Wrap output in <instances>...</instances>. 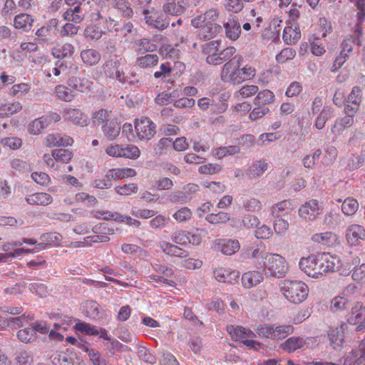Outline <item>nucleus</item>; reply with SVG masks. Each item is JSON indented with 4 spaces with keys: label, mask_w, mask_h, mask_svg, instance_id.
Segmentation results:
<instances>
[{
    "label": "nucleus",
    "mask_w": 365,
    "mask_h": 365,
    "mask_svg": "<svg viewBox=\"0 0 365 365\" xmlns=\"http://www.w3.org/2000/svg\"><path fill=\"white\" fill-rule=\"evenodd\" d=\"M263 266L267 274L277 278L283 277L287 270L284 259L277 254L263 255Z\"/></svg>",
    "instance_id": "obj_1"
},
{
    "label": "nucleus",
    "mask_w": 365,
    "mask_h": 365,
    "mask_svg": "<svg viewBox=\"0 0 365 365\" xmlns=\"http://www.w3.org/2000/svg\"><path fill=\"white\" fill-rule=\"evenodd\" d=\"M290 209L292 210V208H291V203L288 200L282 201L275 204L272 207V215L276 218L274 224V228L276 232L281 234L288 229V212H286L283 215H281L280 212Z\"/></svg>",
    "instance_id": "obj_2"
},
{
    "label": "nucleus",
    "mask_w": 365,
    "mask_h": 365,
    "mask_svg": "<svg viewBox=\"0 0 365 365\" xmlns=\"http://www.w3.org/2000/svg\"><path fill=\"white\" fill-rule=\"evenodd\" d=\"M135 174V170L132 168L111 169L106 173L103 178L94 180L93 185L98 189L108 188L112 185V180L133 177Z\"/></svg>",
    "instance_id": "obj_3"
},
{
    "label": "nucleus",
    "mask_w": 365,
    "mask_h": 365,
    "mask_svg": "<svg viewBox=\"0 0 365 365\" xmlns=\"http://www.w3.org/2000/svg\"><path fill=\"white\" fill-rule=\"evenodd\" d=\"M145 24L152 29L163 31L170 24V16L163 11L144 9L143 11Z\"/></svg>",
    "instance_id": "obj_4"
},
{
    "label": "nucleus",
    "mask_w": 365,
    "mask_h": 365,
    "mask_svg": "<svg viewBox=\"0 0 365 365\" xmlns=\"http://www.w3.org/2000/svg\"><path fill=\"white\" fill-rule=\"evenodd\" d=\"M318 263V266L320 267V276L327 272H337L342 267V262L339 257L325 252L319 254Z\"/></svg>",
    "instance_id": "obj_5"
},
{
    "label": "nucleus",
    "mask_w": 365,
    "mask_h": 365,
    "mask_svg": "<svg viewBox=\"0 0 365 365\" xmlns=\"http://www.w3.org/2000/svg\"><path fill=\"white\" fill-rule=\"evenodd\" d=\"M155 128V123L145 117L136 120L135 123V132L140 140H150L156 133Z\"/></svg>",
    "instance_id": "obj_6"
},
{
    "label": "nucleus",
    "mask_w": 365,
    "mask_h": 365,
    "mask_svg": "<svg viewBox=\"0 0 365 365\" xmlns=\"http://www.w3.org/2000/svg\"><path fill=\"white\" fill-rule=\"evenodd\" d=\"M61 116L56 112H50L48 114L42 115L35 119L29 127V131L34 135L41 133L43 130L52 123H56L61 120Z\"/></svg>",
    "instance_id": "obj_7"
},
{
    "label": "nucleus",
    "mask_w": 365,
    "mask_h": 365,
    "mask_svg": "<svg viewBox=\"0 0 365 365\" xmlns=\"http://www.w3.org/2000/svg\"><path fill=\"white\" fill-rule=\"evenodd\" d=\"M106 153L112 157L136 159L140 156V150L135 145H112L106 149Z\"/></svg>",
    "instance_id": "obj_8"
},
{
    "label": "nucleus",
    "mask_w": 365,
    "mask_h": 365,
    "mask_svg": "<svg viewBox=\"0 0 365 365\" xmlns=\"http://www.w3.org/2000/svg\"><path fill=\"white\" fill-rule=\"evenodd\" d=\"M323 209L322 203L313 199L303 204L298 209V213L304 220L313 221L322 212Z\"/></svg>",
    "instance_id": "obj_9"
},
{
    "label": "nucleus",
    "mask_w": 365,
    "mask_h": 365,
    "mask_svg": "<svg viewBox=\"0 0 365 365\" xmlns=\"http://www.w3.org/2000/svg\"><path fill=\"white\" fill-rule=\"evenodd\" d=\"M319 255L301 258L298 266L307 276L318 278L320 276V267L318 266Z\"/></svg>",
    "instance_id": "obj_10"
},
{
    "label": "nucleus",
    "mask_w": 365,
    "mask_h": 365,
    "mask_svg": "<svg viewBox=\"0 0 365 365\" xmlns=\"http://www.w3.org/2000/svg\"><path fill=\"white\" fill-rule=\"evenodd\" d=\"M346 239L350 245H358L361 241L365 240V228L356 224L349 225L346 231Z\"/></svg>",
    "instance_id": "obj_11"
},
{
    "label": "nucleus",
    "mask_w": 365,
    "mask_h": 365,
    "mask_svg": "<svg viewBox=\"0 0 365 365\" xmlns=\"http://www.w3.org/2000/svg\"><path fill=\"white\" fill-rule=\"evenodd\" d=\"M312 240L329 247H336L340 243L339 236L333 232L316 233L312 236Z\"/></svg>",
    "instance_id": "obj_12"
},
{
    "label": "nucleus",
    "mask_w": 365,
    "mask_h": 365,
    "mask_svg": "<svg viewBox=\"0 0 365 365\" xmlns=\"http://www.w3.org/2000/svg\"><path fill=\"white\" fill-rule=\"evenodd\" d=\"M344 324L337 327L335 329H330L328 332L327 337L329 344L334 349H340L343 347L344 343Z\"/></svg>",
    "instance_id": "obj_13"
},
{
    "label": "nucleus",
    "mask_w": 365,
    "mask_h": 365,
    "mask_svg": "<svg viewBox=\"0 0 365 365\" xmlns=\"http://www.w3.org/2000/svg\"><path fill=\"white\" fill-rule=\"evenodd\" d=\"M65 120H68L76 125L80 126H86L88 123V119L79 109L68 108L65 109L63 113Z\"/></svg>",
    "instance_id": "obj_14"
},
{
    "label": "nucleus",
    "mask_w": 365,
    "mask_h": 365,
    "mask_svg": "<svg viewBox=\"0 0 365 365\" xmlns=\"http://www.w3.org/2000/svg\"><path fill=\"white\" fill-rule=\"evenodd\" d=\"M186 9V4L182 0H168L163 6V12L168 16H180L185 12Z\"/></svg>",
    "instance_id": "obj_15"
},
{
    "label": "nucleus",
    "mask_w": 365,
    "mask_h": 365,
    "mask_svg": "<svg viewBox=\"0 0 365 365\" xmlns=\"http://www.w3.org/2000/svg\"><path fill=\"white\" fill-rule=\"evenodd\" d=\"M264 279L263 274L259 271H250L242 274L241 281L242 284L245 289H251Z\"/></svg>",
    "instance_id": "obj_16"
},
{
    "label": "nucleus",
    "mask_w": 365,
    "mask_h": 365,
    "mask_svg": "<svg viewBox=\"0 0 365 365\" xmlns=\"http://www.w3.org/2000/svg\"><path fill=\"white\" fill-rule=\"evenodd\" d=\"M332 31L331 23L324 17L319 18L317 22L314 25L313 36L314 39H319L320 37L325 38L327 34Z\"/></svg>",
    "instance_id": "obj_17"
},
{
    "label": "nucleus",
    "mask_w": 365,
    "mask_h": 365,
    "mask_svg": "<svg viewBox=\"0 0 365 365\" xmlns=\"http://www.w3.org/2000/svg\"><path fill=\"white\" fill-rule=\"evenodd\" d=\"M226 330L230 334L232 339L235 341H242L245 338H252L256 336V334L252 331L246 329L242 327L227 325Z\"/></svg>",
    "instance_id": "obj_18"
},
{
    "label": "nucleus",
    "mask_w": 365,
    "mask_h": 365,
    "mask_svg": "<svg viewBox=\"0 0 365 365\" xmlns=\"http://www.w3.org/2000/svg\"><path fill=\"white\" fill-rule=\"evenodd\" d=\"M46 143L47 145L49 147H64L72 145L73 143V138L66 135H62L61 134L59 133H51L47 135Z\"/></svg>",
    "instance_id": "obj_19"
},
{
    "label": "nucleus",
    "mask_w": 365,
    "mask_h": 365,
    "mask_svg": "<svg viewBox=\"0 0 365 365\" xmlns=\"http://www.w3.org/2000/svg\"><path fill=\"white\" fill-rule=\"evenodd\" d=\"M34 19L31 16L22 13L16 15L14 20L15 29L21 30L23 32H28L31 29Z\"/></svg>",
    "instance_id": "obj_20"
},
{
    "label": "nucleus",
    "mask_w": 365,
    "mask_h": 365,
    "mask_svg": "<svg viewBox=\"0 0 365 365\" xmlns=\"http://www.w3.org/2000/svg\"><path fill=\"white\" fill-rule=\"evenodd\" d=\"M68 85L73 90L84 93L90 91L91 82L86 78L72 76L68 78Z\"/></svg>",
    "instance_id": "obj_21"
},
{
    "label": "nucleus",
    "mask_w": 365,
    "mask_h": 365,
    "mask_svg": "<svg viewBox=\"0 0 365 365\" xmlns=\"http://www.w3.org/2000/svg\"><path fill=\"white\" fill-rule=\"evenodd\" d=\"M215 278L220 282L233 284L237 282L240 272L225 269H219L215 272Z\"/></svg>",
    "instance_id": "obj_22"
},
{
    "label": "nucleus",
    "mask_w": 365,
    "mask_h": 365,
    "mask_svg": "<svg viewBox=\"0 0 365 365\" xmlns=\"http://www.w3.org/2000/svg\"><path fill=\"white\" fill-rule=\"evenodd\" d=\"M240 59L241 57L239 56H235L230 59L224 66L221 72V77L224 81H227V80L231 76V74H233L237 68H239L240 66Z\"/></svg>",
    "instance_id": "obj_23"
},
{
    "label": "nucleus",
    "mask_w": 365,
    "mask_h": 365,
    "mask_svg": "<svg viewBox=\"0 0 365 365\" xmlns=\"http://www.w3.org/2000/svg\"><path fill=\"white\" fill-rule=\"evenodd\" d=\"M218 247L220 251L226 255H232L240 250V243L237 240L222 239L220 240Z\"/></svg>",
    "instance_id": "obj_24"
},
{
    "label": "nucleus",
    "mask_w": 365,
    "mask_h": 365,
    "mask_svg": "<svg viewBox=\"0 0 365 365\" xmlns=\"http://www.w3.org/2000/svg\"><path fill=\"white\" fill-rule=\"evenodd\" d=\"M222 28L217 24H205L199 31V37L204 41L210 40L220 33Z\"/></svg>",
    "instance_id": "obj_25"
},
{
    "label": "nucleus",
    "mask_w": 365,
    "mask_h": 365,
    "mask_svg": "<svg viewBox=\"0 0 365 365\" xmlns=\"http://www.w3.org/2000/svg\"><path fill=\"white\" fill-rule=\"evenodd\" d=\"M29 205H48L52 202V197L46 192H36L26 198Z\"/></svg>",
    "instance_id": "obj_26"
},
{
    "label": "nucleus",
    "mask_w": 365,
    "mask_h": 365,
    "mask_svg": "<svg viewBox=\"0 0 365 365\" xmlns=\"http://www.w3.org/2000/svg\"><path fill=\"white\" fill-rule=\"evenodd\" d=\"M102 131L109 140H113L119 135L120 125L116 120H112L102 125Z\"/></svg>",
    "instance_id": "obj_27"
},
{
    "label": "nucleus",
    "mask_w": 365,
    "mask_h": 365,
    "mask_svg": "<svg viewBox=\"0 0 365 365\" xmlns=\"http://www.w3.org/2000/svg\"><path fill=\"white\" fill-rule=\"evenodd\" d=\"M101 57L100 53L93 48L85 49L81 52V58L83 62L88 66L97 64L101 60Z\"/></svg>",
    "instance_id": "obj_28"
},
{
    "label": "nucleus",
    "mask_w": 365,
    "mask_h": 365,
    "mask_svg": "<svg viewBox=\"0 0 365 365\" xmlns=\"http://www.w3.org/2000/svg\"><path fill=\"white\" fill-rule=\"evenodd\" d=\"M225 34L232 41L237 39L241 33L240 24L234 19H229L225 24Z\"/></svg>",
    "instance_id": "obj_29"
},
{
    "label": "nucleus",
    "mask_w": 365,
    "mask_h": 365,
    "mask_svg": "<svg viewBox=\"0 0 365 365\" xmlns=\"http://www.w3.org/2000/svg\"><path fill=\"white\" fill-rule=\"evenodd\" d=\"M112 6L120 12L121 15L125 18H130L133 15V11L130 4L127 0H113Z\"/></svg>",
    "instance_id": "obj_30"
},
{
    "label": "nucleus",
    "mask_w": 365,
    "mask_h": 365,
    "mask_svg": "<svg viewBox=\"0 0 365 365\" xmlns=\"http://www.w3.org/2000/svg\"><path fill=\"white\" fill-rule=\"evenodd\" d=\"M345 365H365V353L359 349H353L344 360Z\"/></svg>",
    "instance_id": "obj_31"
},
{
    "label": "nucleus",
    "mask_w": 365,
    "mask_h": 365,
    "mask_svg": "<svg viewBox=\"0 0 365 365\" xmlns=\"http://www.w3.org/2000/svg\"><path fill=\"white\" fill-rule=\"evenodd\" d=\"M354 118L346 115L344 117L337 119L332 126L331 131L333 134H340L345 128H349L354 123Z\"/></svg>",
    "instance_id": "obj_32"
},
{
    "label": "nucleus",
    "mask_w": 365,
    "mask_h": 365,
    "mask_svg": "<svg viewBox=\"0 0 365 365\" xmlns=\"http://www.w3.org/2000/svg\"><path fill=\"white\" fill-rule=\"evenodd\" d=\"M160 247L163 252L168 255L176 256L181 258L188 256L187 251L168 242H163Z\"/></svg>",
    "instance_id": "obj_33"
},
{
    "label": "nucleus",
    "mask_w": 365,
    "mask_h": 365,
    "mask_svg": "<svg viewBox=\"0 0 365 365\" xmlns=\"http://www.w3.org/2000/svg\"><path fill=\"white\" fill-rule=\"evenodd\" d=\"M257 96L254 99V104L256 106H265L274 101V93L267 89L262 90L259 92L257 91Z\"/></svg>",
    "instance_id": "obj_34"
},
{
    "label": "nucleus",
    "mask_w": 365,
    "mask_h": 365,
    "mask_svg": "<svg viewBox=\"0 0 365 365\" xmlns=\"http://www.w3.org/2000/svg\"><path fill=\"white\" fill-rule=\"evenodd\" d=\"M349 306V301L348 299L344 297L336 296L331 299L329 309L331 312L338 313L346 310L348 309Z\"/></svg>",
    "instance_id": "obj_35"
},
{
    "label": "nucleus",
    "mask_w": 365,
    "mask_h": 365,
    "mask_svg": "<svg viewBox=\"0 0 365 365\" xmlns=\"http://www.w3.org/2000/svg\"><path fill=\"white\" fill-rule=\"evenodd\" d=\"M51 359L54 365H73L74 364L71 354L64 351L53 354Z\"/></svg>",
    "instance_id": "obj_36"
},
{
    "label": "nucleus",
    "mask_w": 365,
    "mask_h": 365,
    "mask_svg": "<svg viewBox=\"0 0 365 365\" xmlns=\"http://www.w3.org/2000/svg\"><path fill=\"white\" fill-rule=\"evenodd\" d=\"M359 208V203L353 197L346 198L341 205L342 212L347 216L353 215L356 212Z\"/></svg>",
    "instance_id": "obj_37"
},
{
    "label": "nucleus",
    "mask_w": 365,
    "mask_h": 365,
    "mask_svg": "<svg viewBox=\"0 0 365 365\" xmlns=\"http://www.w3.org/2000/svg\"><path fill=\"white\" fill-rule=\"evenodd\" d=\"M281 290L289 301L295 303L297 289L295 288V283L294 282L289 280L285 281L283 286L281 287Z\"/></svg>",
    "instance_id": "obj_38"
},
{
    "label": "nucleus",
    "mask_w": 365,
    "mask_h": 365,
    "mask_svg": "<svg viewBox=\"0 0 365 365\" xmlns=\"http://www.w3.org/2000/svg\"><path fill=\"white\" fill-rule=\"evenodd\" d=\"M56 24L57 20L51 19L47 25L43 26L36 31V35L38 37L43 38L40 40L41 43H46L48 41L47 37L51 36V32Z\"/></svg>",
    "instance_id": "obj_39"
},
{
    "label": "nucleus",
    "mask_w": 365,
    "mask_h": 365,
    "mask_svg": "<svg viewBox=\"0 0 365 365\" xmlns=\"http://www.w3.org/2000/svg\"><path fill=\"white\" fill-rule=\"evenodd\" d=\"M21 109V104L17 101L1 105L0 106V118L13 115L19 112Z\"/></svg>",
    "instance_id": "obj_40"
},
{
    "label": "nucleus",
    "mask_w": 365,
    "mask_h": 365,
    "mask_svg": "<svg viewBox=\"0 0 365 365\" xmlns=\"http://www.w3.org/2000/svg\"><path fill=\"white\" fill-rule=\"evenodd\" d=\"M55 92L59 99L66 102H71L75 98L73 92L63 85H58L55 88Z\"/></svg>",
    "instance_id": "obj_41"
},
{
    "label": "nucleus",
    "mask_w": 365,
    "mask_h": 365,
    "mask_svg": "<svg viewBox=\"0 0 365 365\" xmlns=\"http://www.w3.org/2000/svg\"><path fill=\"white\" fill-rule=\"evenodd\" d=\"M17 338L23 343L30 344L34 341L36 336H35L34 330L31 327H26L20 329L16 334Z\"/></svg>",
    "instance_id": "obj_42"
},
{
    "label": "nucleus",
    "mask_w": 365,
    "mask_h": 365,
    "mask_svg": "<svg viewBox=\"0 0 365 365\" xmlns=\"http://www.w3.org/2000/svg\"><path fill=\"white\" fill-rule=\"evenodd\" d=\"M324 222L329 227L334 228L341 224V216L336 211L331 210L324 215Z\"/></svg>",
    "instance_id": "obj_43"
},
{
    "label": "nucleus",
    "mask_w": 365,
    "mask_h": 365,
    "mask_svg": "<svg viewBox=\"0 0 365 365\" xmlns=\"http://www.w3.org/2000/svg\"><path fill=\"white\" fill-rule=\"evenodd\" d=\"M52 157L56 161L68 163L73 158V153L67 149H56L52 150Z\"/></svg>",
    "instance_id": "obj_44"
},
{
    "label": "nucleus",
    "mask_w": 365,
    "mask_h": 365,
    "mask_svg": "<svg viewBox=\"0 0 365 365\" xmlns=\"http://www.w3.org/2000/svg\"><path fill=\"white\" fill-rule=\"evenodd\" d=\"M240 149L239 146L230 145L227 147H220L215 149L213 155L218 158H222L226 155H231L240 153Z\"/></svg>",
    "instance_id": "obj_45"
},
{
    "label": "nucleus",
    "mask_w": 365,
    "mask_h": 365,
    "mask_svg": "<svg viewBox=\"0 0 365 365\" xmlns=\"http://www.w3.org/2000/svg\"><path fill=\"white\" fill-rule=\"evenodd\" d=\"M121 250L125 254L134 255L137 254L139 257H145L148 255L146 250L142 249L140 247L133 244H123L121 246Z\"/></svg>",
    "instance_id": "obj_46"
},
{
    "label": "nucleus",
    "mask_w": 365,
    "mask_h": 365,
    "mask_svg": "<svg viewBox=\"0 0 365 365\" xmlns=\"http://www.w3.org/2000/svg\"><path fill=\"white\" fill-rule=\"evenodd\" d=\"M158 62V56L156 54H147L137 58V64L141 68H148L156 65Z\"/></svg>",
    "instance_id": "obj_47"
},
{
    "label": "nucleus",
    "mask_w": 365,
    "mask_h": 365,
    "mask_svg": "<svg viewBox=\"0 0 365 365\" xmlns=\"http://www.w3.org/2000/svg\"><path fill=\"white\" fill-rule=\"evenodd\" d=\"M109 121V112L106 109H100L96 111L92 116V122L94 125H103Z\"/></svg>",
    "instance_id": "obj_48"
},
{
    "label": "nucleus",
    "mask_w": 365,
    "mask_h": 365,
    "mask_svg": "<svg viewBox=\"0 0 365 365\" xmlns=\"http://www.w3.org/2000/svg\"><path fill=\"white\" fill-rule=\"evenodd\" d=\"M242 207L247 212H257L262 208L261 202L254 197L246 198L242 200Z\"/></svg>",
    "instance_id": "obj_49"
},
{
    "label": "nucleus",
    "mask_w": 365,
    "mask_h": 365,
    "mask_svg": "<svg viewBox=\"0 0 365 365\" xmlns=\"http://www.w3.org/2000/svg\"><path fill=\"white\" fill-rule=\"evenodd\" d=\"M85 312L86 315L92 319H96L99 317L100 310L99 305L94 301H87L85 303Z\"/></svg>",
    "instance_id": "obj_50"
},
{
    "label": "nucleus",
    "mask_w": 365,
    "mask_h": 365,
    "mask_svg": "<svg viewBox=\"0 0 365 365\" xmlns=\"http://www.w3.org/2000/svg\"><path fill=\"white\" fill-rule=\"evenodd\" d=\"M82 349L88 354L91 361L93 365H107L106 359L101 356V354L90 349L88 346L82 345Z\"/></svg>",
    "instance_id": "obj_51"
},
{
    "label": "nucleus",
    "mask_w": 365,
    "mask_h": 365,
    "mask_svg": "<svg viewBox=\"0 0 365 365\" xmlns=\"http://www.w3.org/2000/svg\"><path fill=\"white\" fill-rule=\"evenodd\" d=\"M257 334L259 337L275 339L274 327L269 324H260L257 328Z\"/></svg>",
    "instance_id": "obj_52"
},
{
    "label": "nucleus",
    "mask_w": 365,
    "mask_h": 365,
    "mask_svg": "<svg viewBox=\"0 0 365 365\" xmlns=\"http://www.w3.org/2000/svg\"><path fill=\"white\" fill-rule=\"evenodd\" d=\"M11 171L13 174L17 175L24 173L28 169V164L19 158L12 160L10 163Z\"/></svg>",
    "instance_id": "obj_53"
},
{
    "label": "nucleus",
    "mask_w": 365,
    "mask_h": 365,
    "mask_svg": "<svg viewBox=\"0 0 365 365\" xmlns=\"http://www.w3.org/2000/svg\"><path fill=\"white\" fill-rule=\"evenodd\" d=\"M258 90V86L255 85H246L242 86L236 92L235 96L238 98L240 97L242 98H246L256 94Z\"/></svg>",
    "instance_id": "obj_54"
},
{
    "label": "nucleus",
    "mask_w": 365,
    "mask_h": 365,
    "mask_svg": "<svg viewBox=\"0 0 365 365\" xmlns=\"http://www.w3.org/2000/svg\"><path fill=\"white\" fill-rule=\"evenodd\" d=\"M136 45L139 47L140 51L143 52H153L157 50V45L155 43V40L148 38H141L138 41Z\"/></svg>",
    "instance_id": "obj_55"
},
{
    "label": "nucleus",
    "mask_w": 365,
    "mask_h": 365,
    "mask_svg": "<svg viewBox=\"0 0 365 365\" xmlns=\"http://www.w3.org/2000/svg\"><path fill=\"white\" fill-rule=\"evenodd\" d=\"M358 38L359 37L356 34L346 36L341 43V51L343 53H347L350 55Z\"/></svg>",
    "instance_id": "obj_56"
},
{
    "label": "nucleus",
    "mask_w": 365,
    "mask_h": 365,
    "mask_svg": "<svg viewBox=\"0 0 365 365\" xmlns=\"http://www.w3.org/2000/svg\"><path fill=\"white\" fill-rule=\"evenodd\" d=\"M283 39L287 44L295 43L297 39V26L292 24L291 26H287L284 29Z\"/></svg>",
    "instance_id": "obj_57"
},
{
    "label": "nucleus",
    "mask_w": 365,
    "mask_h": 365,
    "mask_svg": "<svg viewBox=\"0 0 365 365\" xmlns=\"http://www.w3.org/2000/svg\"><path fill=\"white\" fill-rule=\"evenodd\" d=\"M362 90L359 86H354L347 97L346 102L349 103L360 105L362 101Z\"/></svg>",
    "instance_id": "obj_58"
},
{
    "label": "nucleus",
    "mask_w": 365,
    "mask_h": 365,
    "mask_svg": "<svg viewBox=\"0 0 365 365\" xmlns=\"http://www.w3.org/2000/svg\"><path fill=\"white\" fill-rule=\"evenodd\" d=\"M138 190V187L135 183L125 184L124 185L116 186L115 187V192L121 195H129L132 193H136Z\"/></svg>",
    "instance_id": "obj_59"
},
{
    "label": "nucleus",
    "mask_w": 365,
    "mask_h": 365,
    "mask_svg": "<svg viewBox=\"0 0 365 365\" xmlns=\"http://www.w3.org/2000/svg\"><path fill=\"white\" fill-rule=\"evenodd\" d=\"M275 339H282L294 331V327L292 325L278 326L274 328Z\"/></svg>",
    "instance_id": "obj_60"
},
{
    "label": "nucleus",
    "mask_w": 365,
    "mask_h": 365,
    "mask_svg": "<svg viewBox=\"0 0 365 365\" xmlns=\"http://www.w3.org/2000/svg\"><path fill=\"white\" fill-rule=\"evenodd\" d=\"M192 215V212L188 207H182L173 214V217L178 222H182L191 219Z\"/></svg>",
    "instance_id": "obj_61"
},
{
    "label": "nucleus",
    "mask_w": 365,
    "mask_h": 365,
    "mask_svg": "<svg viewBox=\"0 0 365 365\" xmlns=\"http://www.w3.org/2000/svg\"><path fill=\"white\" fill-rule=\"evenodd\" d=\"M295 54V51L292 48H286L276 56V60L279 63H282L287 60L294 58Z\"/></svg>",
    "instance_id": "obj_62"
},
{
    "label": "nucleus",
    "mask_w": 365,
    "mask_h": 365,
    "mask_svg": "<svg viewBox=\"0 0 365 365\" xmlns=\"http://www.w3.org/2000/svg\"><path fill=\"white\" fill-rule=\"evenodd\" d=\"M351 278L354 281L361 282L365 279V263L355 266L351 270Z\"/></svg>",
    "instance_id": "obj_63"
},
{
    "label": "nucleus",
    "mask_w": 365,
    "mask_h": 365,
    "mask_svg": "<svg viewBox=\"0 0 365 365\" xmlns=\"http://www.w3.org/2000/svg\"><path fill=\"white\" fill-rule=\"evenodd\" d=\"M16 363L19 365H31L33 363V356L27 351H22L16 356Z\"/></svg>",
    "instance_id": "obj_64"
}]
</instances>
